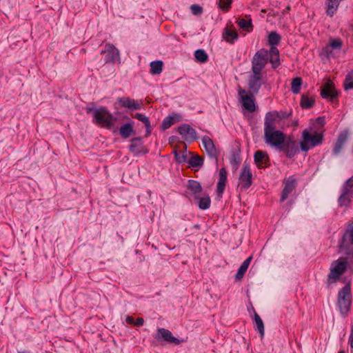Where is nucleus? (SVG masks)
<instances>
[{"label":"nucleus","mask_w":353,"mask_h":353,"mask_svg":"<svg viewBox=\"0 0 353 353\" xmlns=\"http://www.w3.org/2000/svg\"><path fill=\"white\" fill-rule=\"evenodd\" d=\"M303 140L300 143L302 151L307 152L311 148L315 147L322 143L323 134L316 132L312 128L305 129L302 134Z\"/></svg>","instance_id":"obj_1"},{"label":"nucleus","mask_w":353,"mask_h":353,"mask_svg":"<svg viewBox=\"0 0 353 353\" xmlns=\"http://www.w3.org/2000/svg\"><path fill=\"white\" fill-rule=\"evenodd\" d=\"M265 143L276 149H281L285 141V134L280 130H273L264 133Z\"/></svg>","instance_id":"obj_2"},{"label":"nucleus","mask_w":353,"mask_h":353,"mask_svg":"<svg viewBox=\"0 0 353 353\" xmlns=\"http://www.w3.org/2000/svg\"><path fill=\"white\" fill-rule=\"evenodd\" d=\"M338 306L341 313L345 316L351 306V294L350 288L345 285L339 292L338 295Z\"/></svg>","instance_id":"obj_3"},{"label":"nucleus","mask_w":353,"mask_h":353,"mask_svg":"<svg viewBox=\"0 0 353 353\" xmlns=\"http://www.w3.org/2000/svg\"><path fill=\"white\" fill-rule=\"evenodd\" d=\"M269 53L268 50L261 48L258 50L254 55L252 60V71L256 72H262V70L265 68L268 62Z\"/></svg>","instance_id":"obj_4"},{"label":"nucleus","mask_w":353,"mask_h":353,"mask_svg":"<svg viewBox=\"0 0 353 353\" xmlns=\"http://www.w3.org/2000/svg\"><path fill=\"white\" fill-rule=\"evenodd\" d=\"M94 118L95 123L103 127L110 128L113 125V116L105 108L96 109L94 111Z\"/></svg>","instance_id":"obj_5"},{"label":"nucleus","mask_w":353,"mask_h":353,"mask_svg":"<svg viewBox=\"0 0 353 353\" xmlns=\"http://www.w3.org/2000/svg\"><path fill=\"white\" fill-rule=\"evenodd\" d=\"M290 114L282 116L276 111L269 112L265 114L264 121V133L266 132L276 130V121L281 119L288 117Z\"/></svg>","instance_id":"obj_6"},{"label":"nucleus","mask_w":353,"mask_h":353,"mask_svg":"<svg viewBox=\"0 0 353 353\" xmlns=\"http://www.w3.org/2000/svg\"><path fill=\"white\" fill-rule=\"evenodd\" d=\"M252 174L248 164L244 163L239 175V185L241 189H248L252 185Z\"/></svg>","instance_id":"obj_7"},{"label":"nucleus","mask_w":353,"mask_h":353,"mask_svg":"<svg viewBox=\"0 0 353 353\" xmlns=\"http://www.w3.org/2000/svg\"><path fill=\"white\" fill-rule=\"evenodd\" d=\"M101 53L105 54V63H114L120 60L119 50L111 43L105 44L104 49L101 50Z\"/></svg>","instance_id":"obj_8"},{"label":"nucleus","mask_w":353,"mask_h":353,"mask_svg":"<svg viewBox=\"0 0 353 353\" xmlns=\"http://www.w3.org/2000/svg\"><path fill=\"white\" fill-rule=\"evenodd\" d=\"M347 262L345 260H339L336 264L331 268L328 275V279L332 281H336L346 270Z\"/></svg>","instance_id":"obj_9"},{"label":"nucleus","mask_w":353,"mask_h":353,"mask_svg":"<svg viewBox=\"0 0 353 353\" xmlns=\"http://www.w3.org/2000/svg\"><path fill=\"white\" fill-rule=\"evenodd\" d=\"M178 132L188 141H193L197 139L196 130L189 124H182L178 128Z\"/></svg>","instance_id":"obj_10"},{"label":"nucleus","mask_w":353,"mask_h":353,"mask_svg":"<svg viewBox=\"0 0 353 353\" xmlns=\"http://www.w3.org/2000/svg\"><path fill=\"white\" fill-rule=\"evenodd\" d=\"M262 72H252L248 81V87L251 92L257 94L262 85Z\"/></svg>","instance_id":"obj_11"},{"label":"nucleus","mask_w":353,"mask_h":353,"mask_svg":"<svg viewBox=\"0 0 353 353\" xmlns=\"http://www.w3.org/2000/svg\"><path fill=\"white\" fill-rule=\"evenodd\" d=\"M321 95L323 99L333 101L337 97L338 93L331 81H328L321 90Z\"/></svg>","instance_id":"obj_12"},{"label":"nucleus","mask_w":353,"mask_h":353,"mask_svg":"<svg viewBox=\"0 0 353 353\" xmlns=\"http://www.w3.org/2000/svg\"><path fill=\"white\" fill-rule=\"evenodd\" d=\"M239 94L241 96V102L244 108L249 112H254L256 106L253 97L251 96V94H246L245 91L242 89L239 90Z\"/></svg>","instance_id":"obj_13"},{"label":"nucleus","mask_w":353,"mask_h":353,"mask_svg":"<svg viewBox=\"0 0 353 353\" xmlns=\"http://www.w3.org/2000/svg\"><path fill=\"white\" fill-rule=\"evenodd\" d=\"M342 46L343 41L341 39L330 38L329 43L323 48V52L325 53L327 58H330L332 56V50H340Z\"/></svg>","instance_id":"obj_14"},{"label":"nucleus","mask_w":353,"mask_h":353,"mask_svg":"<svg viewBox=\"0 0 353 353\" xmlns=\"http://www.w3.org/2000/svg\"><path fill=\"white\" fill-rule=\"evenodd\" d=\"M283 184L285 185L284 188L282 191L281 201L283 202L292 192L296 185V179L294 176H290L288 179L283 180Z\"/></svg>","instance_id":"obj_15"},{"label":"nucleus","mask_w":353,"mask_h":353,"mask_svg":"<svg viewBox=\"0 0 353 353\" xmlns=\"http://www.w3.org/2000/svg\"><path fill=\"white\" fill-rule=\"evenodd\" d=\"M157 340L163 339L170 343L179 344L180 341L174 337L172 332L165 328H159L157 330V334L156 336Z\"/></svg>","instance_id":"obj_16"},{"label":"nucleus","mask_w":353,"mask_h":353,"mask_svg":"<svg viewBox=\"0 0 353 353\" xmlns=\"http://www.w3.org/2000/svg\"><path fill=\"white\" fill-rule=\"evenodd\" d=\"M227 182V171L223 168L219 173V181L217 183L216 195L219 199L222 198Z\"/></svg>","instance_id":"obj_17"},{"label":"nucleus","mask_w":353,"mask_h":353,"mask_svg":"<svg viewBox=\"0 0 353 353\" xmlns=\"http://www.w3.org/2000/svg\"><path fill=\"white\" fill-rule=\"evenodd\" d=\"M118 102L121 107L129 110H137L141 109V103L129 97L119 98Z\"/></svg>","instance_id":"obj_18"},{"label":"nucleus","mask_w":353,"mask_h":353,"mask_svg":"<svg viewBox=\"0 0 353 353\" xmlns=\"http://www.w3.org/2000/svg\"><path fill=\"white\" fill-rule=\"evenodd\" d=\"M254 162L259 168H263L268 166L269 157L266 152L257 150L254 156Z\"/></svg>","instance_id":"obj_19"},{"label":"nucleus","mask_w":353,"mask_h":353,"mask_svg":"<svg viewBox=\"0 0 353 353\" xmlns=\"http://www.w3.org/2000/svg\"><path fill=\"white\" fill-rule=\"evenodd\" d=\"M202 143L207 153L212 158H216L217 152L213 141L208 137L202 138Z\"/></svg>","instance_id":"obj_20"},{"label":"nucleus","mask_w":353,"mask_h":353,"mask_svg":"<svg viewBox=\"0 0 353 353\" xmlns=\"http://www.w3.org/2000/svg\"><path fill=\"white\" fill-rule=\"evenodd\" d=\"M233 25L230 23L224 28L223 32V39L230 43H233L239 37L237 32L232 28Z\"/></svg>","instance_id":"obj_21"},{"label":"nucleus","mask_w":353,"mask_h":353,"mask_svg":"<svg viewBox=\"0 0 353 353\" xmlns=\"http://www.w3.org/2000/svg\"><path fill=\"white\" fill-rule=\"evenodd\" d=\"M280 150H283L286 153L288 158L293 157L298 151V148L294 141L288 140L285 141L282 148Z\"/></svg>","instance_id":"obj_22"},{"label":"nucleus","mask_w":353,"mask_h":353,"mask_svg":"<svg viewBox=\"0 0 353 353\" xmlns=\"http://www.w3.org/2000/svg\"><path fill=\"white\" fill-rule=\"evenodd\" d=\"M182 120V117L181 114L177 113H173L170 115L166 117L161 123V128L163 130L168 129L174 123L179 122Z\"/></svg>","instance_id":"obj_23"},{"label":"nucleus","mask_w":353,"mask_h":353,"mask_svg":"<svg viewBox=\"0 0 353 353\" xmlns=\"http://www.w3.org/2000/svg\"><path fill=\"white\" fill-rule=\"evenodd\" d=\"M353 245V227L348 229L343 235V240L340 243L341 250L348 249Z\"/></svg>","instance_id":"obj_24"},{"label":"nucleus","mask_w":353,"mask_h":353,"mask_svg":"<svg viewBox=\"0 0 353 353\" xmlns=\"http://www.w3.org/2000/svg\"><path fill=\"white\" fill-rule=\"evenodd\" d=\"M188 190L194 195L195 199H199V196H200L202 191L201 184L196 181L190 180L188 181Z\"/></svg>","instance_id":"obj_25"},{"label":"nucleus","mask_w":353,"mask_h":353,"mask_svg":"<svg viewBox=\"0 0 353 353\" xmlns=\"http://www.w3.org/2000/svg\"><path fill=\"white\" fill-rule=\"evenodd\" d=\"M134 132L133 125L131 123H125L121 126L119 134L123 139L129 138Z\"/></svg>","instance_id":"obj_26"},{"label":"nucleus","mask_w":353,"mask_h":353,"mask_svg":"<svg viewBox=\"0 0 353 353\" xmlns=\"http://www.w3.org/2000/svg\"><path fill=\"white\" fill-rule=\"evenodd\" d=\"M254 311V320L255 323L256 330L260 333L261 336L263 337L265 333L264 324L259 316V315L255 312L254 307L252 308Z\"/></svg>","instance_id":"obj_27"},{"label":"nucleus","mask_w":353,"mask_h":353,"mask_svg":"<svg viewBox=\"0 0 353 353\" xmlns=\"http://www.w3.org/2000/svg\"><path fill=\"white\" fill-rule=\"evenodd\" d=\"M142 141L140 138H134L131 140V144L129 147L130 152L137 154L141 152Z\"/></svg>","instance_id":"obj_28"},{"label":"nucleus","mask_w":353,"mask_h":353,"mask_svg":"<svg viewBox=\"0 0 353 353\" xmlns=\"http://www.w3.org/2000/svg\"><path fill=\"white\" fill-rule=\"evenodd\" d=\"M252 259V256H250L243 262V263L241 265V266L239 268L238 272L236 274V279L239 280L243 277L244 274L247 271Z\"/></svg>","instance_id":"obj_29"},{"label":"nucleus","mask_w":353,"mask_h":353,"mask_svg":"<svg viewBox=\"0 0 353 353\" xmlns=\"http://www.w3.org/2000/svg\"><path fill=\"white\" fill-rule=\"evenodd\" d=\"M236 23L238 26L243 29V30H245L246 32H251L253 29V26L252 23V19H239L236 21Z\"/></svg>","instance_id":"obj_30"},{"label":"nucleus","mask_w":353,"mask_h":353,"mask_svg":"<svg viewBox=\"0 0 353 353\" xmlns=\"http://www.w3.org/2000/svg\"><path fill=\"white\" fill-rule=\"evenodd\" d=\"M150 73L152 74H159L163 70V62L161 61H152L150 64Z\"/></svg>","instance_id":"obj_31"},{"label":"nucleus","mask_w":353,"mask_h":353,"mask_svg":"<svg viewBox=\"0 0 353 353\" xmlns=\"http://www.w3.org/2000/svg\"><path fill=\"white\" fill-rule=\"evenodd\" d=\"M314 104V99L312 97H309L307 95H302L301 99V106L303 108H311Z\"/></svg>","instance_id":"obj_32"},{"label":"nucleus","mask_w":353,"mask_h":353,"mask_svg":"<svg viewBox=\"0 0 353 353\" xmlns=\"http://www.w3.org/2000/svg\"><path fill=\"white\" fill-rule=\"evenodd\" d=\"M328 4H327V14L330 16H332L335 11L337 10L339 5L340 3V1L341 0H327Z\"/></svg>","instance_id":"obj_33"},{"label":"nucleus","mask_w":353,"mask_h":353,"mask_svg":"<svg viewBox=\"0 0 353 353\" xmlns=\"http://www.w3.org/2000/svg\"><path fill=\"white\" fill-rule=\"evenodd\" d=\"M134 118H136L137 119H138L139 121L143 122L147 129V132H146V136L149 135L150 134V121L148 119V118L141 114V113H136L135 115L134 116Z\"/></svg>","instance_id":"obj_34"},{"label":"nucleus","mask_w":353,"mask_h":353,"mask_svg":"<svg viewBox=\"0 0 353 353\" xmlns=\"http://www.w3.org/2000/svg\"><path fill=\"white\" fill-rule=\"evenodd\" d=\"M302 85V79L300 77L294 78L291 83V90L294 94H299Z\"/></svg>","instance_id":"obj_35"},{"label":"nucleus","mask_w":353,"mask_h":353,"mask_svg":"<svg viewBox=\"0 0 353 353\" xmlns=\"http://www.w3.org/2000/svg\"><path fill=\"white\" fill-rule=\"evenodd\" d=\"M196 199L199 200L198 205L201 210H206L210 208L211 201L209 196H205L203 197L199 196V199Z\"/></svg>","instance_id":"obj_36"},{"label":"nucleus","mask_w":353,"mask_h":353,"mask_svg":"<svg viewBox=\"0 0 353 353\" xmlns=\"http://www.w3.org/2000/svg\"><path fill=\"white\" fill-rule=\"evenodd\" d=\"M280 41H281V37L276 32H271L269 34L268 38V43L271 46H274L278 45Z\"/></svg>","instance_id":"obj_37"},{"label":"nucleus","mask_w":353,"mask_h":353,"mask_svg":"<svg viewBox=\"0 0 353 353\" xmlns=\"http://www.w3.org/2000/svg\"><path fill=\"white\" fill-rule=\"evenodd\" d=\"M342 192L353 196V176L350 178L343 185Z\"/></svg>","instance_id":"obj_38"},{"label":"nucleus","mask_w":353,"mask_h":353,"mask_svg":"<svg viewBox=\"0 0 353 353\" xmlns=\"http://www.w3.org/2000/svg\"><path fill=\"white\" fill-rule=\"evenodd\" d=\"M194 56L196 59L201 63L206 62L208 58L207 53L201 49L195 51Z\"/></svg>","instance_id":"obj_39"},{"label":"nucleus","mask_w":353,"mask_h":353,"mask_svg":"<svg viewBox=\"0 0 353 353\" xmlns=\"http://www.w3.org/2000/svg\"><path fill=\"white\" fill-rule=\"evenodd\" d=\"M353 196L350 194H345V193L341 194V195L339 198V203L341 206H346L347 205L352 198Z\"/></svg>","instance_id":"obj_40"},{"label":"nucleus","mask_w":353,"mask_h":353,"mask_svg":"<svg viewBox=\"0 0 353 353\" xmlns=\"http://www.w3.org/2000/svg\"><path fill=\"white\" fill-rule=\"evenodd\" d=\"M203 162V159L199 156H193L188 161V163L192 167H199L202 165Z\"/></svg>","instance_id":"obj_41"},{"label":"nucleus","mask_w":353,"mask_h":353,"mask_svg":"<svg viewBox=\"0 0 353 353\" xmlns=\"http://www.w3.org/2000/svg\"><path fill=\"white\" fill-rule=\"evenodd\" d=\"M344 88L345 90L353 88V74L352 73L347 74L344 81Z\"/></svg>","instance_id":"obj_42"},{"label":"nucleus","mask_w":353,"mask_h":353,"mask_svg":"<svg viewBox=\"0 0 353 353\" xmlns=\"http://www.w3.org/2000/svg\"><path fill=\"white\" fill-rule=\"evenodd\" d=\"M349 137V132L347 130H345L341 132L337 138L336 142L342 145H344Z\"/></svg>","instance_id":"obj_43"},{"label":"nucleus","mask_w":353,"mask_h":353,"mask_svg":"<svg viewBox=\"0 0 353 353\" xmlns=\"http://www.w3.org/2000/svg\"><path fill=\"white\" fill-rule=\"evenodd\" d=\"M268 61L271 63L274 69L277 68L281 64L279 55L269 56Z\"/></svg>","instance_id":"obj_44"},{"label":"nucleus","mask_w":353,"mask_h":353,"mask_svg":"<svg viewBox=\"0 0 353 353\" xmlns=\"http://www.w3.org/2000/svg\"><path fill=\"white\" fill-rule=\"evenodd\" d=\"M190 10L194 15H200L203 12V8L197 4H193L190 6Z\"/></svg>","instance_id":"obj_45"},{"label":"nucleus","mask_w":353,"mask_h":353,"mask_svg":"<svg viewBox=\"0 0 353 353\" xmlns=\"http://www.w3.org/2000/svg\"><path fill=\"white\" fill-rule=\"evenodd\" d=\"M232 0H219V7L223 10H228L230 8Z\"/></svg>","instance_id":"obj_46"},{"label":"nucleus","mask_w":353,"mask_h":353,"mask_svg":"<svg viewBox=\"0 0 353 353\" xmlns=\"http://www.w3.org/2000/svg\"><path fill=\"white\" fill-rule=\"evenodd\" d=\"M174 152L175 159L179 163L185 162L186 158H187L186 154H185L183 153L180 154V153L177 152L176 151H174Z\"/></svg>","instance_id":"obj_47"},{"label":"nucleus","mask_w":353,"mask_h":353,"mask_svg":"<svg viewBox=\"0 0 353 353\" xmlns=\"http://www.w3.org/2000/svg\"><path fill=\"white\" fill-rule=\"evenodd\" d=\"M343 147V145H342L341 144H339V143L336 142L335 145H334V149H333L334 154L338 155L341 152Z\"/></svg>","instance_id":"obj_48"},{"label":"nucleus","mask_w":353,"mask_h":353,"mask_svg":"<svg viewBox=\"0 0 353 353\" xmlns=\"http://www.w3.org/2000/svg\"><path fill=\"white\" fill-rule=\"evenodd\" d=\"M269 56H275L279 55V52L276 46H271L270 50L268 51Z\"/></svg>","instance_id":"obj_49"},{"label":"nucleus","mask_w":353,"mask_h":353,"mask_svg":"<svg viewBox=\"0 0 353 353\" xmlns=\"http://www.w3.org/2000/svg\"><path fill=\"white\" fill-rule=\"evenodd\" d=\"M349 343L351 346V348L353 349V325H352V330H351V332H350V338H349Z\"/></svg>","instance_id":"obj_50"},{"label":"nucleus","mask_w":353,"mask_h":353,"mask_svg":"<svg viewBox=\"0 0 353 353\" xmlns=\"http://www.w3.org/2000/svg\"><path fill=\"white\" fill-rule=\"evenodd\" d=\"M125 321L128 324H130V325H133L134 323V320L133 317L130 316H126Z\"/></svg>","instance_id":"obj_51"},{"label":"nucleus","mask_w":353,"mask_h":353,"mask_svg":"<svg viewBox=\"0 0 353 353\" xmlns=\"http://www.w3.org/2000/svg\"><path fill=\"white\" fill-rule=\"evenodd\" d=\"M143 323H144V320L143 318H138L137 319V321L136 323H134V324L136 325V326H141L143 325Z\"/></svg>","instance_id":"obj_52"},{"label":"nucleus","mask_w":353,"mask_h":353,"mask_svg":"<svg viewBox=\"0 0 353 353\" xmlns=\"http://www.w3.org/2000/svg\"><path fill=\"white\" fill-rule=\"evenodd\" d=\"M323 120H324V119H323V118H321V117H319V118L317 119V121H318V122H319V123H323Z\"/></svg>","instance_id":"obj_53"},{"label":"nucleus","mask_w":353,"mask_h":353,"mask_svg":"<svg viewBox=\"0 0 353 353\" xmlns=\"http://www.w3.org/2000/svg\"><path fill=\"white\" fill-rule=\"evenodd\" d=\"M194 228H196V229H199L200 228V226L199 225H194Z\"/></svg>","instance_id":"obj_54"},{"label":"nucleus","mask_w":353,"mask_h":353,"mask_svg":"<svg viewBox=\"0 0 353 353\" xmlns=\"http://www.w3.org/2000/svg\"><path fill=\"white\" fill-rule=\"evenodd\" d=\"M339 353H345L343 350L339 351Z\"/></svg>","instance_id":"obj_55"},{"label":"nucleus","mask_w":353,"mask_h":353,"mask_svg":"<svg viewBox=\"0 0 353 353\" xmlns=\"http://www.w3.org/2000/svg\"><path fill=\"white\" fill-rule=\"evenodd\" d=\"M19 353H23V352H19Z\"/></svg>","instance_id":"obj_56"}]
</instances>
